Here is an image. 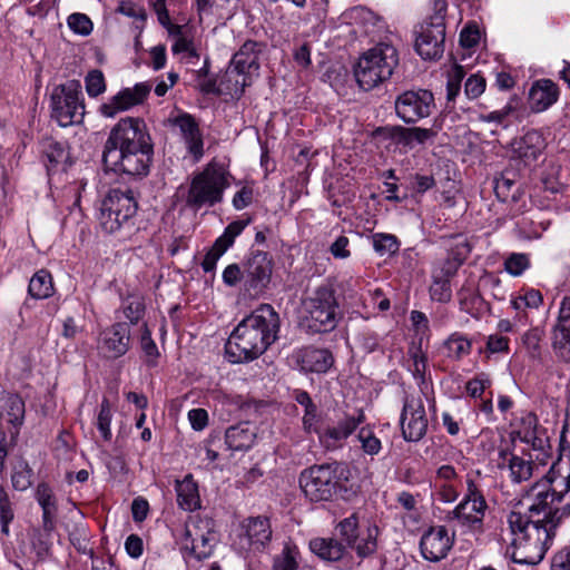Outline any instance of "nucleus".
<instances>
[{
	"mask_svg": "<svg viewBox=\"0 0 570 570\" xmlns=\"http://www.w3.org/2000/svg\"><path fill=\"white\" fill-rule=\"evenodd\" d=\"M301 370L311 373H325L334 363L333 355L325 348L305 347L296 355Z\"/></svg>",
	"mask_w": 570,
	"mask_h": 570,
	"instance_id": "bb28decb",
	"label": "nucleus"
},
{
	"mask_svg": "<svg viewBox=\"0 0 570 570\" xmlns=\"http://www.w3.org/2000/svg\"><path fill=\"white\" fill-rule=\"evenodd\" d=\"M543 337V332L538 328H531L528 332H525L522 336V343L527 350V353L529 357L537 360L540 358L541 355V347L540 343Z\"/></svg>",
	"mask_w": 570,
	"mask_h": 570,
	"instance_id": "79ce46f5",
	"label": "nucleus"
},
{
	"mask_svg": "<svg viewBox=\"0 0 570 570\" xmlns=\"http://www.w3.org/2000/svg\"><path fill=\"white\" fill-rule=\"evenodd\" d=\"M292 397L304 407L302 419L303 430L306 433H318L320 413L317 405L313 402L311 395L304 391L296 389L292 393Z\"/></svg>",
	"mask_w": 570,
	"mask_h": 570,
	"instance_id": "2f4dec72",
	"label": "nucleus"
},
{
	"mask_svg": "<svg viewBox=\"0 0 570 570\" xmlns=\"http://www.w3.org/2000/svg\"><path fill=\"white\" fill-rule=\"evenodd\" d=\"M444 347L449 357L459 360L470 353L471 342L463 335L454 333L444 342Z\"/></svg>",
	"mask_w": 570,
	"mask_h": 570,
	"instance_id": "58836bf2",
	"label": "nucleus"
},
{
	"mask_svg": "<svg viewBox=\"0 0 570 570\" xmlns=\"http://www.w3.org/2000/svg\"><path fill=\"white\" fill-rule=\"evenodd\" d=\"M85 81L86 90L90 97H97L106 90L105 78L100 70L90 71Z\"/></svg>",
	"mask_w": 570,
	"mask_h": 570,
	"instance_id": "603ef678",
	"label": "nucleus"
},
{
	"mask_svg": "<svg viewBox=\"0 0 570 570\" xmlns=\"http://www.w3.org/2000/svg\"><path fill=\"white\" fill-rule=\"evenodd\" d=\"M311 551L327 562H340L342 566H348L350 551L346 543L341 538H315L309 541Z\"/></svg>",
	"mask_w": 570,
	"mask_h": 570,
	"instance_id": "393cba45",
	"label": "nucleus"
},
{
	"mask_svg": "<svg viewBox=\"0 0 570 570\" xmlns=\"http://www.w3.org/2000/svg\"><path fill=\"white\" fill-rule=\"evenodd\" d=\"M410 355L413 360V368L412 373L416 379H424L425 370H426V356L421 351L420 347L410 348Z\"/></svg>",
	"mask_w": 570,
	"mask_h": 570,
	"instance_id": "13d9d810",
	"label": "nucleus"
},
{
	"mask_svg": "<svg viewBox=\"0 0 570 570\" xmlns=\"http://www.w3.org/2000/svg\"><path fill=\"white\" fill-rule=\"evenodd\" d=\"M530 267V258L524 253H512L504 261V269L512 276H520Z\"/></svg>",
	"mask_w": 570,
	"mask_h": 570,
	"instance_id": "37998d69",
	"label": "nucleus"
},
{
	"mask_svg": "<svg viewBox=\"0 0 570 570\" xmlns=\"http://www.w3.org/2000/svg\"><path fill=\"white\" fill-rule=\"evenodd\" d=\"M29 294L37 299L48 298L53 293L51 274L46 269L38 271L30 279Z\"/></svg>",
	"mask_w": 570,
	"mask_h": 570,
	"instance_id": "72a5a7b5",
	"label": "nucleus"
},
{
	"mask_svg": "<svg viewBox=\"0 0 570 570\" xmlns=\"http://www.w3.org/2000/svg\"><path fill=\"white\" fill-rule=\"evenodd\" d=\"M352 471L346 463L333 462L312 465L299 475V487L311 501H327L334 494L351 500L358 487L351 483Z\"/></svg>",
	"mask_w": 570,
	"mask_h": 570,
	"instance_id": "20e7f679",
	"label": "nucleus"
},
{
	"mask_svg": "<svg viewBox=\"0 0 570 570\" xmlns=\"http://www.w3.org/2000/svg\"><path fill=\"white\" fill-rule=\"evenodd\" d=\"M375 135L390 139L394 145L410 149V130L403 126L380 127L375 130Z\"/></svg>",
	"mask_w": 570,
	"mask_h": 570,
	"instance_id": "c9c22d12",
	"label": "nucleus"
},
{
	"mask_svg": "<svg viewBox=\"0 0 570 570\" xmlns=\"http://www.w3.org/2000/svg\"><path fill=\"white\" fill-rule=\"evenodd\" d=\"M446 8V0H433L434 13L421 26V31L415 41V49L425 60L438 59L443 55Z\"/></svg>",
	"mask_w": 570,
	"mask_h": 570,
	"instance_id": "1a4fd4ad",
	"label": "nucleus"
},
{
	"mask_svg": "<svg viewBox=\"0 0 570 570\" xmlns=\"http://www.w3.org/2000/svg\"><path fill=\"white\" fill-rule=\"evenodd\" d=\"M513 111L511 105H505L502 109L491 111L485 115H480L479 120L483 122H495L497 125H503L507 117Z\"/></svg>",
	"mask_w": 570,
	"mask_h": 570,
	"instance_id": "e2e57ef3",
	"label": "nucleus"
},
{
	"mask_svg": "<svg viewBox=\"0 0 570 570\" xmlns=\"http://www.w3.org/2000/svg\"><path fill=\"white\" fill-rule=\"evenodd\" d=\"M564 494L551 489L538 490L528 514L517 511L509 513L508 524L514 547L511 559L514 563L535 566L543 560L553 543L557 528L570 517V502L557 507Z\"/></svg>",
	"mask_w": 570,
	"mask_h": 570,
	"instance_id": "f257e3e1",
	"label": "nucleus"
},
{
	"mask_svg": "<svg viewBox=\"0 0 570 570\" xmlns=\"http://www.w3.org/2000/svg\"><path fill=\"white\" fill-rule=\"evenodd\" d=\"M154 147L140 118H121L110 130L102 151L107 170L129 176L148 175Z\"/></svg>",
	"mask_w": 570,
	"mask_h": 570,
	"instance_id": "f03ea898",
	"label": "nucleus"
},
{
	"mask_svg": "<svg viewBox=\"0 0 570 570\" xmlns=\"http://www.w3.org/2000/svg\"><path fill=\"white\" fill-rule=\"evenodd\" d=\"M227 187V179L220 168L207 166L191 180L187 205L196 209L208 205L213 206L223 198V191Z\"/></svg>",
	"mask_w": 570,
	"mask_h": 570,
	"instance_id": "9b49d317",
	"label": "nucleus"
},
{
	"mask_svg": "<svg viewBox=\"0 0 570 570\" xmlns=\"http://www.w3.org/2000/svg\"><path fill=\"white\" fill-rule=\"evenodd\" d=\"M485 90V79L479 75L470 76L465 81V95L469 99L480 97Z\"/></svg>",
	"mask_w": 570,
	"mask_h": 570,
	"instance_id": "4d7b16f0",
	"label": "nucleus"
},
{
	"mask_svg": "<svg viewBox=\"0 0 570 570\" xmlns=\"http://www.w3.org/2000/svg\"><path fill=\"white\" fill-rule=\"evenodd\" d=\"M80 83L69 81L57 86L51 94V117L61 126L80 124L85 116Z\"/></svg>",
	"mask_w": 570,
	"mask_h": 570,
	"instance_id": "9d476101",
	"label": "nucleus"
},
{
	"mask_svg": "<svg viewBox=\"0 0 570 570\" xmlns=\"http://www.w3.org/2000/svg\"><path fill=\"white\" fill-rule=\"evenodd\" d=\"M150 89L151 87L147 82L137 83L132 88H125L112 96L107 102L102 104L100 106V112L105 117L112 118L118 112L142 104L150 92Z\"/></svg>",
	"mask_w": 570,
	"mask_h": 570,
	"instance_id": "aec40b11",
	"label": "nucleus"
},
{
	"mask_svg": "<svg viewBox=\"0 0 570 570\" xmlns=\"http://www.w3.org/2000/svg\"><path fill=\"white\" fill-rule=\"evenodd\" d=\"M138 203L132 190L111 189L102 199L98 216L101 229L125 239L137 230Z\"/></svg>",
	"mask_w": 570,
	"mask_h": 570,
	"instance_id": "39448f33",
	"label": "nucleus"
},
{
	"mask_svg": "<svg viewBox=\"0 0 570 570\" xmlns=\"http://www.w3.org/2000/svg\"><path fill=\"white\" fill-rule=\"evenodd\" d=\"M140 345L144 353L149 358H156L159 355L158 348L154 340L151 338V333L148 330L147 325H144L141 337H140Z\"/></svg>",
	"mask_w": 570,
	"mask_h": 570,
	"instance_id": "052dcab7",
	"label": "nucleus"
},
{
	"mask_svg": "<svg viewBox=\"0 0 570 570\" xmlns=\"http://www.w3.org/2000/svg\"><path fill=\"white\" fill-rule=\"evenodd\" d=\"M551 570H570V547L561 549L553 556Z\"/></svg>",
	"mask_w": 570,
	"mask_h": 570,
	"instance_id": "338daca9",
	"label": "nucleus"
},
{
	"mask_svg": "<svg viewBox=\"0 0 570 570\" xmlns=\"http://www.w3.org/2000/svg\"><path fill=\"white\" fill-rule=\"evenodd\" d=\"M242 279L244 281V271L238 264H230L223 272V281L228 286H235Z\"/></svg>",
	"mask_w": 570,
	"mask_h": 570,
	"instance_id": "0e129e2a",
	"label": "nucleus"
},
{
	"mask_svg": "<svg viewBox=\"0 0 570 570\" xmlns=\"http://www.w3.org/2000/svg\"><path fill=\"white\" fill-rule=\"evenodd\" d=\"M462 264L463 263L460 258H455L454 256L448 254V257L439 262V264L434 267L432 275L451 279L456 274Z\"/></svg>",
	"mask_w": 570,
	"mask_h": 570,
	"instance_id": "09e8293b",
	"label": "nucleus"
},
{
	"mask_svg": "<svg viewBox=\"0 0 570 570\" xmlns=\"http://www.w3.org/2000/svg\"><path fill=\"white\" fill-rule=\"evenodd\" d=\"M402 435L407 442H419L428 431L425 407L420 397L406 396L400 417Z\"/></svg>",
	"mask_w": 570,
	"mask_h": 570,
	"instance_id": "a211bd4d",
	"label": "nucleus"
},
{
	"mask_svg": "<svg viewBox=\"0 0 570 570\" xmlns=\"http://www.w3.org/2000/svg\"><path fill=\"white\" fill-rule=\"evenodd\" d=\"M188 420L191 428L196 431H202L208 423V414L204 409H193L188 412Z\"/></svg>",
	"mask_w": 570,
	"mask_h": 570,
	"instance_id": "69168bd1",
	"label": "nucleus"
},
{
	"mask_svg": "<svg viewBox=\"0 0 570 570\" xmlns=\"http://www.w3.org/2000/svg\"><path fill=\"white\" fill-rule=\"evenodd\" d=\"M256 438L255 429L248 422L229 426L225 432V443L232 451H246Z\"/></svg>",
	"mask_w": 570,
	"mask_h": 570,
	"instance_id": "c756f323",
	"label": "nucleus"
},
{
	"mask_svg": "<svg viewBox=\"0 0 570 570\" xmlns=\"http://www.w3.org/2000/svg\"><path fill=\"white\" fill-rule=\"evenodd\" d=\"M354 18L364 26L365 33H371V27H375L376 22H379V18L372 11L365 8L355 9Z\"/></svg>",
	"mask_w": 570,
	"mask_h": 570,
	"instance_id": "680f3d73",
	"label": "nucleus"
},
{
	"mask_svg": "<svg viewBox=\"0 0 570 570\" xmlns=\"http://www.w3.org/2000/svg\"><path fill=\"white\" fill-rule=\"evenodd\" d=\"M514 186H515L514 180L507 178L504 176L495 179L494 191H495L497 197L502 202H507L509 199V197H511L512 200H517L518 196L515 195V193L511 194L512 188Z\"/></svg>",
	"mask_w": 570,
	"mask_h": 570,
	"instance_id": "5fc2aeb1",
	"label": "nucleus"
},
{
	"mask_svg": "<svg viewBox=\"0 0 570 570\" xmlns=\"http://www.w3.org/2000/svg\"><path fill=\"white\" fill-rule=\"evenodd\" d=\"M2 407L7 417V422L10 425L9 433L11 443H16L20 428L24 421V402L19 395L10 394L6 397Z\"/></svg>",
	"mask_w": 570,
	"mask_h": 570,
	"instance_id": "7c9ffc66",
	"label": "nucleus"
},
{
	"mask_svg": "<svg viewBox=\"0 0 570 570\" xmlns=\"http://www.w3.org/2000/svg\"><path fill=\"white\" fill-rule=\"evenodd\" d=\"M465 76V70L460 65H454L448 75L446 100L453 102L461 90V82Z\"/></svg>",
	"mask_w": 570,
	"mask_h": 570,
	"instance_id": "a19ab883",
	"label": "nucleus"
},
{
	"mask_svg": "<svg viewBox=\"0 0 570 570\" xmlns=\"http://www.w3.org/2000/svg\"><path fill=\"white\" fill-rule=\"evenodd\" d=\"M177 503L185 511H194L200 507L197 483L191 474L176 481Z\"/></svg>",
	"mask_w": 570,
	"mask_h": 570,
	"instance_id": "473e14b6",
	"label": "nucleus"
},
{
	"mask_svg": "<svg viewBox=\"0 0 570 570\" xmlns=\"http://www.w3.org/2000/svg\"><path fill=\"white\" fill-rule=\"evenodd\" d=\"M357 440L361 443L363 452L367 455L374 456L382 450V443L380 439L376 438L373 431L370 429L362 428L358 431Z\"/></svg>",
	"mask_w": 570,
	"mask_h": 570,
	"instance_id": "a18cd8bd",
	"label": "nucleus"
},
{
	"mask_svg": "<svg viewBox=\"0 0 570 570\" xmlns=\"http://www.w3.org/2000/svg\"><path fill=\"white\" fill-rule=\"evenodd\" d=\"M453 541L445 527H432L421 538L422 557L431 562L444 559L451 550Z\"/></svg>",
	"mask_w": 570,
	"mask_h": 570,
	"instance_id": "412c9836",
	"label": "nucleus"
},
{
	"mask_svg": "<svg viewBox=\"0 0 570 570\" xmlns=\"http://www.w3.org/2000/svg\"><path fill=\"white\" fill-rule=\"evenodd\" d=\"M271 522L265 517H250L240 524L235 544L240 551H263L272 540Z\"/></svg>",
	"mask_w": 570,
	"mask_h": 570,
	"instance_id": "dca6fc26",
	"label": "nucleus"
},
{
	"mask_svg": "<svg viewBox=\"0 0 570 570\" xmlns=\"http://www.w3.org/2000/svg\"><path fill=\"white\" fill-rule=\"evenodd\" d=\"M273 261L268 253L252 250L244 265V288L249 294L263 293L271 282Z\"/></svg>",
	"mask_w": 570,
	"mask_h": 570,
	"instance_id": "f3484780",
	"label": "nucleus"
},
{
	"mask_svg": "<svg viewBox=\"0 0 570 570\" xmlns=\"http://www.w3.org/2000/svg\"><path fill=\"white\" fill-rule=\"evenodd\" d=\"M365 420L364 413L361 411L356 416L345 415L335 425L327 426L324 430L318 429L320 442L326 449H335L342 444Z\"/></svg>",
	"mask_w": 570,
	"mask_h": 570,
	"instance_id": "4be33fe9",
	"label": "nucleus"
},
{
	"mask_svg": "<svg viewBox=\"0 0 570 570\" xmlns=\"http://www.w3.org/2000/svg\"><path fill=\"white\" fill-rule=\"evenodd\" d=\"M130 345V326L119 322L101 332L98 348L105 357L118 358L126 354Z\"/></svg>",
	"mask_w": 570,
	"mask_h": 570,
	"instance_id": "6ab92c4d",
	"label": "nucleus"
},
{
	"mask_svg": "<svg viewBox=\"0 0 570 570\" xmlns=\"http://www.w3.org/2000/svg\"><path fill=\"white\" fill-rule=\"evenodd\" d=\"M360 520L356 512L341 520L335 531L346 548L356 552L361 559L374 554L377 550V535L379 528L375 524H370L365 529L360 530Z\"/></svg>",
	"mask_w": 570,
	"mask_h": 570,
	"instance_id": "f8f14e48",
	"label": "nucleus"
},
{
	"mask_svg": "<svg viewBox=\"0 0 570 570\" xmlns=\"http://www.w3.org/2000/svg\"><path fill=\"white\" fill-rule=\"evenodd\" d=\"M68 27L80 36H88L94 29L92 21L85 13H71L67 19Z\"/></svg>",
	"mask_w": 570,
	"mask_h": 570,
	"instance_id": "8fccbe9b",
	"label": "nucleus"
},
{
	"mask_svg": "<svg viewBox=\"0 0 570 570\" xmlns=\"http://www.w3.org/2000/svg\"><path fill=\"white\" fill-rule=\"evenodd\" d=\"M544 148V138L538 130H530L511 142L513 157L523 161L524 165L537 161Z\"/></svg>",
	"mask_w": 570,
	"mask_h": 570,
	"instance_id": "a878e982",
	"label": "nucleus"
},
{
	"mask_svg": "<svg viewBox=\"0 0 570 570\" xmlns=\"http://www.w3.org/2000/svg\"><path fill=\"white\" fill-rule=\"evenodd\" d=\"M490 384L491 381L484 374H481L466 383V392L472 397H480Z\"/></svg>",
	"mask_w": 570,
	"mask_h": 570,
	"instance_id": "bf43d9fd",
	"label": "nucleus"
},
{
	"mask_svg": "<svg viewBox=\"0 0 570 570\" xmlns=\"http://www.w3.org/2000/svg\"><path fill=\"white\" fill-rule=\"evenodd\" d=\"M513 426L512 434L521 442L530 444L533 450L544 451L549 440L543 431H539L535 414L531 412L522 414Z\"/></svg>",
	"mask_w": 570,
	"mask_h": 570,
	"instance_id": "b1692460",
	"label": "nucleus"
},
{
	"mask_svg": "<svg viewBox=\"0 0 570 570\" xmlns=\"http://www.w3.org/2000/svg\"><path fill=\"white\" fill-rule=\"evenodd\" d=\"M466 493L463 500L452 511V519L456 520L462 525L480 529L488 504L483 493L472 479L466 481Z\"/></svg>",
	"mask_w": 570,
	"mask_h": 570,
	"instance_id": "4468645a",
	"label": "nucleus"
},
{
	"mask_svg": "<svg viewBox=\"0 0 570 570\" xmlns=\"http://www.w3.org/2000/svg\"><path fill=\"white\" fill-rule=\"evenodd\" d=\"M122 308L130 323L137 324L145 313V303L139 296H129L124 301Z\"/></svg>",
	"mask_w": 570,
	"mask_h": 570,
	"instance_id": "49530a36",
	"label": "nucleus"
},
{
	"mask_svg": "<svg viewBox=\"0 0 570 570\" xmlns=\"http://www.w3.org/2000/svg\"><path fill=\"white\" fill-rule=\"evenodd\" d=\"M297 561L295 558V551L286 546L279 557L274 561L273 570H296Z\"/></svg>",
	"mask_w": 570,
	"mask_h": 570,
	"instance_id": "6e6d98bb",
	"label": "nucleus"
},
{
	"mask_svg": "<svg viewBox=\"0 0 570 570\" xmlns=\"http://www.w3.org/2000/svg\"><path fill=\"white\" fill-rule=\"evenodd\" d=\"M174 125L179 128L189 153L196 158L200 157L203 155V139L195 118L189 114H181L174 119Z\"/></svg>",
	"mask_w": 570,
	"mask_h": 570,
	"instance_id": "cd10ccee",
	"label": "nucleus"
},
{
	"mask_svg": "<svg viewBox=\"0 0 570 570\" xmlns=\"http://www.w3.org/2000/svg\"><path fill=\"white\" fill-rule=\"evenodd\" d=\"M303 306L308 327L316 333L333 331L342 316L335 289L330 283L316 287L303 301Z\"/></svg>",
	"mask_w": 570,
	"mask_h": 570,
	"instance_id": "6e6552de",
	"label": "nucleus"
},
{
	"mask_svg": "<svg viewBox=\"0 0 570 570\" xmlns=\"http://www.w3.org/2000/svg\"><path fill=\"white\" fill-rule=\"evenodd\" d=\"M217 542L218 535L210 519L195 518L186 523L183 546L197 560L209 558Z\"/></svg>",
	"mask_w": 570,
	"mask_h": 570,
	"instance_id": "ddd939ff",
	"label": "nucleus"
},
{
	"mask_svg": "<svg viewBox=\"0 0 570 570\" xmlns=\"http://www.w3.org/2000/svg\"><path fill=\"white\" fill-rule=\"evenodd\" d=\"M373 246L380 255H392L399 250V242L394 235L376 234L373 239Z\"/></svg>",
	"mask_w": 570,
	"mask_h": 570,
	"instance_id": "de8ad7c7",
	"label": "nucleus"
},
{
	"mask_svg": "<svg viewBox=\"0 0 570 570\" xmlns=\"http://www.w3.org/2000/svg\"><path fill=\"white\" fill-rule=\"evenodd\" d=\"M279 315L269 304H262L230 333L226 355L232 363L249 362L261 356L276 340Z\"/></svg>",
	"mask_w": 570,
	"mask_h": 570,
	"instance_id": "7ed1b4c3",
	"label": "nucleus"
},
{
	"mask_svg": "<svg viewBox=\"0 0 570 570\" xmlns=\"http://www.w3.org/2000/svg\"><path fill=\"white\" fill-rule=\"evenodd\" d=\"M111 409L110 403L108 399H104L100 404V410L97 416V429L100 432L102 439L105 441H109L111 439V430H110V423H111Z\"/></svg>",
	"mask_w": 570,
	"mask_h": 570,
	"instance_id": "c03bdc74",
	"label": "nucleus"
},
{
	"mask_svg": "<svg viewBox=\"0 0 570 570\" xmlns=\"http://www.w3.org/2000/svg\"><path fill=\"white\" fill-rule=\"evenodd\" d=\"M36 495L38 503L42 508L43 528L51 530L53 528L52 518L56 512L52 491L47 484H39Z\"/></svg>",
	"mask_w": 570,
	"mask_h": 570,
	"instance_id": "f704fd0d",
	"label": "nucleus"
},
{
	"mask_svg": "<svg viewBox=\"0 0 570 570\" xmlns=\"http://www.w3.org/2000/svg\"><path fill=\"white\" fill-rule=\"evenodd\" d=\"M410 130V149H413L416 145H424L428 141L433 140L438 131L434 128H422V127H409Z\"/></svg>",
	"mask_w": 570,
	"mask_h": 570,
	"instance_id": "864d4df0",
	"label": "nucleus"
},
{
	"mask_svg": "<svg viewBox=\"0 0 570 570\" xmlns=\"http://www.w3.org/2000/svg\"><path fill=\"white\" fill-rule=\"evenodd\" d=\"M264 48L265 45L262 42L247 40L234 53L222 80V85L232 97L239 98L245 88L252 85L254 75H257L259 69L258 59Z\"/></svg>",
	"mask_w": 570,
	"mask_h": 570,
	"instance_id": "0eeeda50",
	"label": "nucleus"
},
{
	"mask_svg": "<svg viewBox=\"0 0 570 570\" xmlns=\"http://www.w3.org/2000/svg\"><path fill=\"white\" fill-rule=\"evenodd\" d=\"M43 156L48 160V168H55L67 163L69 153L63 144L48 140L43 146Z\"/></svg>",
	"mask_w": 570,
	"mask_h": 570,
	"instance_id": "e433bc0d",
	"label": "nucleus"
},
{
	"mask_svg": "<svg viewBox=\"0 0 570 570\" xmlns=\"http://www.w3.org/2000/svg\"><path fill=\"white\" fill-rule=\"evenodd\" d=\"M558 87L549 79L538 80L529 92L531 109L540 112L553 105L558 99Z\"/></svg>",
	"mask_w": 570,
	"mask_h": 570,
	"instance_id": "c85d7f7f",
	"label": "nucleus"
},
{
	"mask_svg": "<svg viewBox=\"0 0 570 570\" xmlns=\"http://www.w3.org/2000/svg\"><path fill=\"white\" fill-rule=\"evenodd\" d=\"M433 283L430 287L431 297L438 302H448L451 299L452 291L450 279L432 275Z\"/></svg>",
	"mask_w": 570,
	"mask_h": 570,
	"instance_id": "3c124183",
	"label": "nucleus"
},
{
	"mask_svg": "<svg viewBox=\"0 0 570 570\" xmlns=\"http://www.w3.org/2000/svg\"><path fill=\"white\" fill-rule=\"evenodd\" d=\"M433 108V94L425 89L404 91L395 100L396 115L406 124L429 117Z\"/></svg>",
	"mask_w": 570,
	"mask_h": 570,
	"instance_id": "2eb2a0df",
	"label": "nucleus"
},
{
	"mask_svg": "<svg viewBox=\"0 0 570 570\" xmlns=\"http://www.w3.org/2000/svg\"><path fill=\"white\" fill-rule=\"evenodd\" d=\"M248 223L249 220H235L225 228L202 262V267L206 273L215 269L219 257L234 244L235 238L242 234Z\"/></svg>",
	"mask_w": 570,
	"mask_h": 570,
	"instance_id": "5701e85b",
	"label": "nucleus"
},
{
	"mask_svg": "<svg viewBox=\"0 0 570 570\" xmlns=\"http://www.w3.org/2000/svg\"><path fill=\"white\" fill-rule=\"evenodd\" d=\"M348 238L344 235H341L335 239V242L331 245L330 252L335 258L344 259L347 258L351 253L347 248L348 246Z\"/></svg>",
	"mask_w": 570,
	"mask_h": 570,
	"instance_id": "774afa93",
	"label": "nucleus"
},
{
	"mask_svg": "<svg viewBox=\"0 0 570 570\" xmlns=\"http://www.w3.org/2000/svg\"><path fill=\"white\" fill-rule=\"evenodd\" d=\"M552 346L564 357L570 350V324L557 323L553 328Z\"/></svg>",
	"mask_w": 570,
	"mask_h": 570,
	"instance_id": "ea45409f",
	"label": "nucleus"
},
{
	"mask_svg": "<svg viewBox=\"0 0 570 570\" xmlns=\"http://www.w3.org/2000/svg\"><path fill=\"white\" fill-rule=\"evenodd\" d=\"M509 470L512 481L520 483L531 478L533 464L529 460L511 455L509 459Z\"/></svg>",
	"mask_w": 570,
	"mask_h": 570,
	"instance_id": "4c0bfd02",
	"label": "nucleus"
},
{
	"mask_svg": "<svg viewBox=\"0 0 570 570\" xmlns=\"http://www.w3.org/2000/svg\"><path fill=\"white\" fill-rule=\"evenodd\" d=\"M397 63L396 49L392 45L380 43L358 59L354 76L362 89L371 90L387 80Z\"/></svg>",
	"mask_w": 570,
	"mask_h": 570,
	"instance_id": "423d86ee",
	"label": "nucleus"
}]
</instances>
